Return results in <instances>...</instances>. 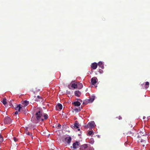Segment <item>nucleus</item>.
Returning <instances> with one entry per match:
<instances>
[{"instance_id": "b1692460", "label": "nucleus", "mask_w": 150, "mask_h": 150, "mask_svg": "<svg viewBox=\"0 0 150 150\" xmlns=\"http://www.w3.org/2000/svg\"><path fill=\"white\" fill-rule=\"evenodd\" d=\"M26 133L28 135H29L30 136H32V134L31 133H30L29 132H26Z\"/></svg>"}, {"instance_id": "f03ea898", "label": "nucleus", "mask_w": 150, "mask_h": 150, "mask_svg": "<svg viewBox=\"0 0 150 150\" xmlns=\"http://www.w3.org/2000/svg\"><path fill=\"white\" fill-rule=\"evenodd\" d=\"M12 122L11 119L9 117H6L4 120V122L5 124H9Z\"/></svg>"}, {"instance_id": "2f4dec72", "label": "nucleus", "mask_w": 150, "mask_h": 150, "mask_svg": "<svg viewBox=\"0 0 150 150\" xmlns=\"http://www.w3.org/2000/svg\"><path fill=\"white\" fill-rule=\"evenodd\" d=\"M87 104V103H85L84 102H83V104Z\"/></svg>"}, {"instance_id": "4be33fe9", "label": "nucleus", "mask_w": 150, "mask_h": 150, "mask_svg": "<svg viewBox=\"0 0 150 150\" xmlns=\"http://www.w3.org/2000/svg\"><path fill=\"white\" fill-rule=\"evenodd\" d=\"M29 103V102L26 100H25L23 102V104H24L25 105V106H27Z\"/></svg>"}, {"instance_id": "72a5a7b5", "label": "nucleus", "mask_w": 150, "mask_h": 150, "mask_svg": "<svg viewBox=\"0 0 150 150\" xmlns=\"http://www.w3.org/2000/svg\"><path fill=\"white\" fill-rule=\"evenodd\" d=\"M91 142H92V143H94L93 140V142H92V141H91Z\"/></svg>"}, {"instance_id": "c756f323", "label": "nucleus", "mask_w": 150, "mask_h": 150, "mask_svg": "<svg viewBox=\"0 0 150 150\" xmlns=\"http://www.w3.org/2000/svg\"><path fill=\"white\" fill-rule=\"evenodd\" d=\"M18 114V112L17 111H16L15 112V114Z\"/></svg>"}, {"instance_id": "f3484780", "label": "nucleus", "mask_w": 150, "mask_h": 150, "mask_svg": "<svg viewBox=\"0 0 150 150\" xmlns=\"http://www.w3.org/2000/svg\"><path fill=\"white\" fill-rule=\"evenodd\" d=\"M73 103L75 106H79L81 105L80 103L78 101L74 102Z\"/></svg>"}, {"instance_id": "7ed1b4c3", "label": "nucleus", "mask_w": 150, "mask_h": 150, "mask_svg": "<svg viewBox=\"0 0 150 150\" xmlns=\"http://www.w3.org/2000/svg\"><path fill=\"white\" fill-rule=\"evenodd\" d=\"M98 80L96 77H93L91 79V83L93 85H94L98 82Z\"/></svg>"}, {"instance_id": "4468645a", "label": "nucleus", "mask_w": 150, "mask_h": 150, "mask_svg": "<svg viewBox=\"0 0 150 150\" xmlns=\"http://www.w3.org/2000/svg\"><path fill=\"white\" fill-rule=\"evenodd\" d=\"M77 88L78 89H81L83 87V86L82 83H79L77 84Z\"/></svg>"}, {"instance_id": "f8f14e48", "label": "nucleus", "mask_w": 150, "mask_h": 150, "mask_svg": "<svg viewBox=\"0 0 150 150\" xmlns=\"http://www.w3.org/2000/svg\"><path fill=\"white\" fill-rule=\"evenodd\" d=\"M21 111L25 112L26 111V108L25 106H23L21 105Z\"/></svg>"}, {"instance_id": "5701e85b", "label": "nucleus", "mask_w": 150, "mask_h": 150, "mask_svg": "<svg viewBox=\"0 0 150 150\" xmlns=\"http://www.w3.org/2000/svg\"><path fill=\"white\" fill-rule=\"evenodd\" d=\"M4 140L3 137L1 135V134H0V142H3Z\"/></svg>"}, {"instance_id": "f704fd0d", "label": "nucleus", "mask_w": 150, "mask_h": 150, "mask_svg": "<svg viewBox=\"0 0 150 150\" xmlns=\"http://www.w3.org/2000/svg\"><path fill=\"white\" fill-rule=\"evenodd\" d=\"M78 131H79L80 130V129H78Z\"/></svg>"}, {"instance_id": "a878e982", "label": "nucleus", "mask_w": 150, "mask_h": 150, "mask_svg": "<svg viewBox=\"0 0 150 150\" xmlns=\"http://www.w3.org/2000/svg\"><path fill=\"white\" fill-rule=\"evenodd\" d=\"M74 110L76 112H79L78 109L77 108H75L74 109Z\"/></svg>"}, {"instance_id": "39448f33", "label": "nucleus", "mask_w": 150, "mask_h": 150, "mask_svg": "<svg viewBox=\"0 0 150 150\" xmlns=\"http://www.w3.org/2000/svg\"><path fill=\"white\" fill-rule=\"evenodd\" d=\"M80 143L77 141L74 143L73 144V148L76 149L79 147V145Z\"/></svg>"}, {"instance_id": "ddd939ff", "label": "nucleus", "mask_w": 150, "mask_h": 150, "mask_svg": "<svg viewBox=\"0 0 150 150\" xmlns=\"http://www.w3.org/2000/svg\"><path fill=\"white\" fill-rule=\"evenodd\" d=\"M95 99V96H92L91 98L88 100V102L91 103L93 102Z\"/></svg>"}, {"instance_id": "e433bc0d", "label": "nucleus", "mask_w": 150, "mask_h": 150, "mask_svg": "<svg viewBox=\"0 0 150 150\" xmlns=\"http://www.w3.org/2000/svg\"><path fill=\"white\" fill-rule=\"evenodd\" d=\"M33 93H35V91H34L33 92Z\"/></svg>"}, {"instance_id": "ea45409f", "label": "nucleus", "mask_w": 150, "mask_h": 150, "mask_svg": "<svg viewBox=\"0 0 150 150\" xmlns=\"http://www.w3.org/2000/svg\"><path fill=\"white\" fill-rule=\"evenodd\" d=\"M53 150V149H52V150Z\"/></svg>"}, {"instance_id": "6ab92c4d", "label": "nucleus", "mask_w": 150, "mask_h": 150, "mask_svg": "<svg viewBox=\"0 0 150 150\" xmlns=\"http://www.w3.org/2000/svg\"><path fill=\"white\" fill-rule=\"evenodd\" d=\"M71 86L72 88H73L74 89H75L76 88H77V84H76L75 83H72V84Z\"/></svg>"}, {"instance_id": "393cba45", "label": "nucleus", "mask_w": 150, "mask_h": 150, "mask_svg": "<svg viewBox=\"0 0 150 150\" xmlns=\"http://www.w3.org/2000/svg\"><path fill=\"white\" fill-rule=\"evenodd\" d=\"M93 131H90L88 132V134L89 135H91L93 134Z\"/></svg>"}, {"instance_id": "1a4fd4ad", "label": "nucleus", "mask_w": 150, "mask_h": 150, "mask_svg": "<svg viewBox=\"0 0 150 150\" xmlns=\"http://www.w3.org/2000/svg\"><path fill=\"white\" fill-rule=\"evenodd\" d=\"M98 64L96 62L93 63L91 66V68L93 69H95L97 68Z\"/></svg>"}, {"instance_id": "423d86ee", "label": "nucleus", "mask_w": 150, "mask_h": 150, "mask_svg": "<svg viewBox=\"0 0 150 150\" xmlns=\"http://www.w3.org/2000/svg\"><path fill=\"white\" fill-rule=\"evenodd\" d=\"M95 123L93 121H91L88 123L87 125L88 127L89 128H93L94 127Z\"/></svg>"}, {"instance_id": "bb28decb", "label": "nucleus", "mask_w": 150, "mask_h": 150, "mask_svg": "<svg viewBox=\"0 0 150 150\" xmlns=\"http://www.w3.org/2000/svg\"><path fill=\"white\" fill-rule=\"evenodd\" d=\"M13 101V100H11L10 101V106H11V105H12V102Z\"/></svg>"}, {"instance_id": "aec40b11", "label": "nucleus", "mask_w": 150, "mask_h": 150, "mask_svg": "<svg viewBox=\"0 0 150 150\" xmlns=\"http://www.w3.org/2000/svg\"><path fill=\"white\" fill-rule=\"evenodd\" d=\"M43 116L44 118V119L45 120L47 119L48 117V115L46 113H43Z\"/></svg>"}, {"instance_id": "a211bd4d", "label": "nucleus", "mask_w": 150, "mask_h": 150, "mask_svg": "<svg viewBox=\"0 0 150 150\" xmlns=\"http://www.w3.org/2000/svg\"><path fill=\"white\" fill-rule=\"evenodd\" d=\"M77 122V121L76 122ZM79 124L76 122L74 124V127L76 129L78 128L79 127Z\"/></svg>"}, {"instance_id": "cd10ccee", "label": "nucleus", "mask_w": 150, "mask_h": 150, "mask_svg": "<svg viewBox=\"0 0 150 150\" xmlns=\"http://www.w3.org/2000/svg\"><path fill=\"white\" fill-rule=\"evenodd\" d=\"M82 109V107H79V108L78 109V110H79V112L81 110V109Z\"/></svg>"}, {"instance_id": "6e6552de", "label": "nucleus", "mask_w": 150, "mask_h": 150, "mask_svg": "<svg viewBox=\"0 0 150 150\" xmlns=\"http://www.w3.org/2000/svg\"><path fill=\"white\" fill-rule=\"evenodd\" d=\"M62 108V104L60 103L58 104L56 106V109L57 110L59 111Z\"/></svg>"}, {"instance_id": "dca6fc26", "label": "nucleus", "mask_w": 150, "mask_h": 150, "mask_svg": "<svg viewBox=\"0 0 150 150\" xmlns=\"http://www.w3.org/2000/svg\"><path fill=\"white\" fill-rule=\"evenodd\" d=\"M21 105H17V106L15 108L16 110H18L19 112H21Z\"/></svg>"}, {"instance_id": "58836bf2", "label": "nucleus", "mask_w": 150, "mask_h": 150, "mask_svg": "<svg viewBox=\"0 0 150 150\" xmlns=\"http://www.w3.org/2000/svg\"><path fill=\"white\" fill-rule=\"evenodd\" d=\"M90 140H89V142L91 143V142H90Z\"/></svg>"}, {"instance_id": "412c9836", "label": "nucleus", "mask_w": 150, "mask_h": 150, "mask_svg": "<svg viewBox=\"0 0 150 150\" xmlns=\"http://www.w3.org/2000/svg\"><path fill=\"white\" fill-rule=\"evenodd\" d=\"M2 102L3 104L4 105H5L7 103L6 102V98L3 99Z\"/></svg>"}, {"instance_id": "f257e3e1", "label": "nucleus", "mask_w": 150, "mask_h": 150, "mask_svg": "<svg viewBox=\"0 0 150 150\" xmlns=\"http://www.w3.org/2000/svg\"><path fill=\"white\" fill-rule=\"evenodd\" d=\"M43 112L42 110H37L35 115V119L32 118L31 120L32 122L36 124L40 121H43L44 120L43 118Z\"/></svg>"}, {"instance_id": "4c0bfd02", "label": "nucleus", "mask_w": 150, "mask_h": 150, "mask_svg": "<svg viewBox=\"0 0 150 150\" xmlns=\"http://www.w3.org/2000/svg\"><path fill=\"white\" fill-rule=\"evenodd\" d=\"M34 98H35V97H36V96H34Z\"/></svg>"}, {"instance_id": "c9c22d12", "label": "nucleus", "mask_w": 150, "mask_h": 150, "mask_svg": "<svg viewBox=\"0 0 150 150\" xmlns=\"http://www.w3.org/2000/svg\"><path fill=\"white\" fill-rule=\"evenodd\" d=\"M40 91V90H38V92Z\"/></svg>"}, {"instance_id": "c85d7f7f", "label": "nucleus", "mask_w": 150, "mask_h": 150, "mask_svg": "<svg viewBox=\"0 0 150 150\" xmlns=\"http://www.w3.org/2000/svg\"><path fill=\"white\" fill-rule=\"evenodd\" d=\"M13 139L15 142H16L17 141V139L15 137H13Z\"/></svg>"}, {"instance_id": "0eeeda50", "label": "nucleus", "mask_w": 150, "mask_h": 150, "mask_svg": "<svg viewBox=\"0 0 150 150\" xmlns=\"http://www.w3.org/2000/svg\"><path fill=\"white\" fill-rule=\"evenodd\" d=\"M88 147V145L86 144H85L81 145L80 149V150H86V149Z\"/></svg>"}, {"instance_id": "2eb2a0df", "label": "nucleus", "mask_w": 150, "mask_h": 150, "mask_svg": "<svg viewBox=\"0 0 150 150\" xmlns=\"http://www.w3.org/2000/svg\"><path fill=\"white\" fill-rule=\"evenodd\" d=\"M98 65L102 69H103L104 68V67L103 64L102 62H100L98 63Z\"/></svg>"}, {"instance_id": "9d476101", "label": "nucleus", "mask_w": 150, "mask_h": 150, "mask_svg": "<svg viewBox=\"0 0 150 150\" xmlns=\"http://www.w3.org/2000/svg\"><path fill=\"white\" fill-rule=\"evenodd\" d=\"M42 97L39 96H37V98L35 99V101L36 102H42Z\"/></svg>"}, {"instance_id": "20e7f679", "label": "nucleus", "mask_w": 150, "mask_h": 150, "mask_svg": "<svg viewBox=\"0 0 150 150\" xmlns=\"http://www.w3.org/2000/svg\"><path fill=\"white\" fill-rule=\"evenodd\" d=\"M71 140V137H66L64 139V141L67 143L68 144H69L70 143Z\"/></svg>"}, {"instance_id": "473e14b6", "label": "nucleus", "mask_w": 150, "mask_h": 150, "mask_svg": "<svg viewBox=\"0 0 150 150\" xmlns=\"http://www.w3.org/2000/svg\"><path fill=\"white\" fill-rule=\"evenodd\" d=\"M89 150H94V149H93L91 148Z\"/></svg>"}, {"instance_id": "7c9ffc66", "label": "nucleus", "mask_w": 150, "mask_h": 150, "mask_svg": "<svg viewBox=\"0 0 150 150\" xmlns=\"http://www.w3.org/2000/svg\"><path fill=\"white\" fill-rule=\"evenodd\" d=\"M61 126V125H60V124H59L58 125V127H60Z\"/></svg>"}, {"instance_id": "9b49d317", "label": "nucleus", "mask_w": 150, "mask_h": 150, "mask_svg": "<svg viewBox=\"0 0 150 150\" xmlns=\"http://www.w3.org/2000/svg\"><path fill=\"white\" fill-rule=\"evenodd\" d=\"M75 95L77 97H79L81 95V92L79 90H77L75 91Z\"/></svg>"}]
</instances>
